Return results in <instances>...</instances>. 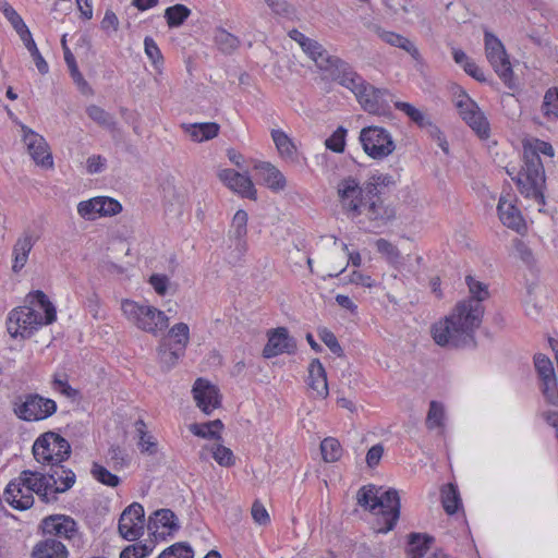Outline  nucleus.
Listing matches in <instances>:
<instances>
[{"label": "nucleus", "mask_w": 558, "mask_h": 558, "mask_svg": "<svg viewBox=\"0 0 558 558\" xmlns=\"http://www.w3.org/2000/svg\"><path fill=\"white\" fill-rule=\"evenodd\" d=\"M471 295L457 303L452 312L433 324L432 338L436 344L450 348L475 347V330L484 316L483 301L489 296L487 286L472 276L465 278Z\"/></svg>", "instance_id": "nucleus-1"}, {"label": "nucleus", "mask_w": 558, "mask_h": 558, "mask_svg": "<svg viewBox=\"0 0 558 558\" xmlns=\"http://www.w3.org/2000/svg\"><path fill=\"white\" fill-rule=\"evenodd\" d=\"M33 456L44 468H47L41 475L50 481V484L58 486L57 492L66 493L75 482L76 475L63 465L71 456L69 441L54 432H46L40 435L33 445Z\"/></svg>", "instance_id": "nucleus-2"}, {"label": "nucleus", "mask_w": 558, "mask_h": 558, "mask_svg": "<svg viewBox=\"0 0 558 558\" xmlns=\"http://www.w3.org/2000/svg\"><path fill=\"white\" fill-rule=\"evenodd\" d=\"M32 306L12 310L7 319V329L11 337L31 338L43 325H50L57 319V312L48 296L40 290L27 295Z\"/></svg>", "instance_id": "nucleus-3"}, {"label": "nucleus", "mask_w": 558, "mask_h": 558, "mask_svg": "<svg viewBox=\"0 0 558 558\" xmlns=\"http://www.w3.org/2000/svg\"><path fill=\"white\" fill-rule=\"evenodd\" d=\"M56 488L59 487L50 484L41 472L24 470L7 485L3 498L12 508L23 511L34 505V493L45 504L56 502L58 495L64 493Z\"/></svg>", "instance_id": "nucleus-4"}, {"label": "nucleus", "mask_w": 558, "mask_h": 558, "mask_svg": "<svg viewBox=\"0 0 558 558\" xmlns=\"http://www.w3.org/2000/svg\"><path fill=\"white\" fill-rule=\"evenodd\" d=\"M350 89L362 109L371 114L384 116L390 111L393 95L387 88H378L366 82L352 66L340 76L338 82Z\"/></svg>", "instance_id": "nucleus-5"}, {"label": "nucleus", "mask_w": 558, "mask_h": 558, "mask_svg": "<svg viewBox=\"0 0 558 558\" xmlns=\"http://www.w3.org/2000/svg\"><path fill=\"white\" fill-rule=\"evenodd\" d=\"M380 488L369 484L361 487L356 494L357 504L374 512L380 513L385 521V526L378 531L387 533L391 531L400 515V497L396 489L390 488L379 495Z\"/></svg>", "instance_id": "nucleus-6"}, {"label": "nucleus", "mask_w": 558, "mask_h": 558, "mask_svg": "<svg viewBox=\"0 0 558 558\" xmlns=\"http://www.w3.org/2000/svg\"><path fill=\"white\" fill-rule=\"evenodd\" d=\"M507 173L524 197L533 198L538 205L545 204V170L541 157L535 151H523V166L517 175H513L514 169H507Z\"/></svg>", "instance_id": "nucleus-7"}, {"label": "nucleus", "mask_w": 558, "mask_h": 558, "mask_svg": "<svg viewBox=\"0 0 558 558\" xmlns=\"http://www.w3.org/2000/svg\"><path fill=\"white\" fill-rule=\"evenodd\" d=\"M121 310L133 326L153 336L163 332L169 326V317L153 305L123 300Z\"/></svg>", "instance_id": "nucleus-8"}, {"label": "nucleus", "mask_w": 558, "mask_h": 558, "mask_svg": "<svg viewBox=\"0 0 558 558\" xmlns=\"http://www.w3.org/2000/svg\"><path fill=\"white\" fill-rule=\"evenodd\" d=\"M359 140L364 153L375 159L383 160L396 149V143L388 130L378 125L365 126L361 130Z\"/></svg>", "instance_id": "nucleus-9"}, {"label": "nucleus", "mask_w": 558, "mask_h": 558, "mask_svg": "<svg viewBox=\"0 0 558 558\" xmlns=\"http://www.w3.org/2000/svg\"><path fill=\"white\" fill-rule=\"evenodd\" d=\"M302 50L320 70L329 72L331 78L336 82H339L340 76H342L351 66L340 58L330 56L328 51L314 39L308 38L305 43H302Z\"/></svg>", "instance_id": "nucleus-10"}, {"label": "nucleus", "mask_w": 558, "mask_h": 558, "mask_svg": "<svg viewBox=\"0 0 558 558\" xmlns=\"http://www.w3.org/2000/svg\"><path fill=\"white\" fill-rule=\"evenodd\" d=\"M486 58L500 80L512 87L513 71L504 44L493 33L486 31L484 34Z\"/></svg>", "instance_id": "nucleus-11"}, {"label": "nucleus", "mask_w": 558, "mask_h": 558, "mask_svg": "<svg viewBox=\"0 0 558 558\" xmlns=\"http://www.w3.org/2000/svg\"><path fill=\"white\" fill-rule=\"evenodd\" d=\"M456 106L459 110L460 117L465 123L475 132L481 140H486L490 135V125L481 111L477 104L472 100L465 93L457 97Z\"/></svg>", "instance_id": "nucleus-12"}, {"label": "nucleus", "mask_w": 558, "mask_h": 558, "mask_svg": "<svg viewBox=\"0 0 558 558\" xmlns=\"http://www.w3.org/2000/svg\"><path fill=\"white\" fill-rule=\"evenodd\" d=\"M337 193L345 213L354 217L362 214L361 208L365 204V185L361 186L355 178L348 177L339 182Z\"/></svg>", "instance_id": "nucleus-13"}, {"label": "nucleus", "mask_w": 558, "mask_h": 558, "mask_svg": "<svg viewBox=\"0 0 558 558\" xmlns=\"http://www.w3.org/2000/svg\"><path fill=\"white\" fill-rule=\"evenodd\" d=\"M56 411V401L37 393H31L25 396L24 401L17 407L15 413L24 421H41L51 416Z\"/></svg>", "instance_id": "nucleus-14"}, {"label": "nucleus", "mask_w": 558, "mask_h": 558, "mask_svg": "<svg viewBox=\"0 0 558 558\" xmlns=\"http://www.w3.org/2000/svg\"><path fill=\"white\" fill-rule=\"evenodd\" d=\"M46 537L57 539H73L78 534L77 522L66 514H51L44 518L39 524Z\"/></svg>", "instance_id": "nucleus-15"}, {"label": "nucleus", "mask_w": 558, "mask_h": 558, "mask_svg": "<svg viewBox=\"0 0 558 558\" xmlns=\"http://www.w3.org/2000/svg\"><path fill=\"white\" fill-rule=\"evenodd\" d=\"M144 508L138 502L128 506L120 515L118 530L126 541H136L144 533Z\"/></svg>", "instance_id": "nucleus-16"}, {"label": "nucleus", "mask_w": 558, "mask_h": 558, "mask_svg": "<svg viewBox=\"0 0 558 558\" xmlns=\"http://www.w3.org/2000/svg\"><path fill=\"white\" fill-rule=\"evenodd\" d=\"M267 343L263 349V356L271 359L280 354H294L298 345L286 327H277L267 332Z\"/></svg>", "instance_id": "nucleus-17"}, {"label": "nucleus", "mask_w": 558, "mask_h": 558, "mask_svg": "<svg viewBox=\"0 0 558 558\" xmlns=\"http://www.w3.org/2000/svg\"><path fill=\"white\" fill-rule=\"evenodd\" d=\"M22 131L23 142L35 163L45 168L52 167L53 160L46 140L25 125L22 126Z\"/></svg>", "instance_id": "nucleus-18"}, {"label": "nucleus", "mask_w": 558, "mask_h": 558, "mask_svg": "<svg viewBox=\"0 0 558 558\" xmlns=\"http://www.w3.org/2000/svg\"><path fill=\"white\" fill-rule=\"evenodd\" d=\"M192 391L197 407L207 415L221 404L218 388L206 379H196Z\"/></svg>", "instance_id": "nucleus-19"}, {"label": "nucleus", "mask_w": 558, "mask_h": 558, "mask_svg": "<svg viewBox=\"0 0 558 558\" xmlns=\"http://www.w3.org/2000/svg\"><path fill=\"white\" fill-rule=\"evenodd\" d=\"M218 177L230 190L242 197L256 199V190L248 175L239 173L233 169H223L219 171Z\"/></svg>", "instance_id": "nucleus-20"}, {"label": "nucleus", "mask_w": 558, "mask_h": 558, "mask_svg": "<svg viewBox=\"0 0 558 558\" xmlns=\"http://www.w3.org/2000/svg\"><path fill=\"white\" fill-rule=\"evenodd\" d=\"M247 213L243 209L236 210L232 218L231 227L229 230V239L234 244V250L239 255H244L247 251Z\"/></svg>", "instance_id": "nucleus-21"}, {"label": "nucleus", "mask_w": 558, "mask_h": 558, "mask_svg": "<svg viewBox=\"0 0 558 558\" xmlns=\"http://www.w3.org/2000/svg\"><path fill=\"white\" fill-rule=\"evenodd\" d=\"M162 527L167 532H161L162 535L173 536L180 530V523L177 514L171 509L156 510L148 521V530L153 531L156 535L158 530Z\"/></svg>", "instance_id": "nucleus-22"}, {"label": "nucleus", "mask_w": 558, "mask_h": 558, "mask_svg": "<svg viewBox=\"0 0 558 558\" xmlns=\"http://www.w3.org/2000/svg\"><path fill=\"white\" fill-rule=\"evenodd\" d=\"M32 558H69V550L62 541L46 537L33 547Z\"/></svg>", "instance_id": "nucleus-23"}, {"label": "nucleus", "mask_w": 558, "mask_h": 558, "mask_svg": "<svg viewBox=\"0 0 558 558\" xmlns=\"http://www.w3.org/2000/svg\"><path fill=\"white\" fill-rule=\"evenodd\" d=\"M497 211L499 215L500 221L508 228L520 232L525 228L524 220L520 210L513 204L512 201H508L505 197H500Z\"/></svg>", "instance_id": "nucleus-24"}, {"label": "nucleus", "mask_w": 558, "mask_h": 558, "mask_svg": "<svg viewBox=\"0 0 558 558\" xmlns=\"http://www.w3.org/2000/svg\"><path fill=\"white\" fill-rule=\"evenodd\" d=\"M308 386L316 392V397L324 399L328 396L326 371L318 359L308 365Z\"/></svg>", "instance_id": "nucleus-25"}, {"label": "nucleus", "mask_w": 558, "mask_h": 558, "mask_svg": "<svg viewBox=\"0 0 558 558\" xmlns=\"http://www.w3.org/2000/svg\"><path fill=\"white\" fill-rule=\"evenodd\" d=\"M182 128L191 140L197 143L215 138L220 130V125L216 122L183 124Z\"/></svg>", "instance_id": "nucleus-26"}, {"label": "nucleus", "mask_w": 558, "mask_h": 558, "mask_svg": "<svg viewBox=\"0 0 558 558\" xmlns=\"http://www.w3.org/2000/svg\"><path fill=\"white\" fill-rule=\"evenodd\" d=\"M364 206L367 209L366 215L371 220L389 221L396 217L395 209L385 206L380 199V195L371 198L365 196Z\"/></svg>", "instance_id": "nucleus-27"}, {"label": "nucleus", "mask_w": 558, "mask_h": 558, "mask_svg": "<svg viewBox=\"0 0 558 558\" xmlns=\"http://www.w3.org/2000/svg\"><path fill=\"white\" fill-rule=\"evenodd\" d=\"M33 246L34 240L32 235L25 234L24 236L17 239L13 246L14 262L12 269L14 272H19L25 266Z\"/></svg>", "instance_id": "nucleus-28"}, {"label": "nucleus", "mask_w": 558, "mask_h": 558, "mask_svg": "<svg viewBox=\"0 0 558 558\" xmlns=\"http://www.w3.org/2000/svg\"><path fill=\"white\" fill-rule=\"evenodd\" d=\"M408 542V555L411 558H424L429 550L434 537L422 533H410Z\"/></svg>", "instance_id": "nucleus-29"}, {"label": "nucleus", "mask_w": 558, "mask_h": 558, "mask_svg": "<svg viewBox=\"0 0 558 558\" xmlns=\"http://www.w3.org/2000/svg\"><path fill=\"white\" fill-rule=\"evenodd\" d=\"M272 141L280 156L288 161H296V147L292 140L281 130L271 131Z\"/></svg>", "instance_id": "nucleus-30"}, {"label": "nucleus", "mask_w": 558, "mask_h": 558, "mask_svg": "<svg viewBox=\"0 0 558 558\" xmlns=\"http://www.w3.org/2000/svg\"><path fill=\"white\" fill-rule=\"evenodd\" d=\"M61 41H62V46H63V50H64V61L69 68V71H70L73 82L75 83L77 88L83 94L90 93L92 89H90L89 84L87 83V81L84 78V76L80 72L74 56L72 54L70 49L66 47L65 36H63Z\"/></svg>", "instance_id": "nucleus-31"}, {"label": "nucleus", "mask_w": 558, "mask_h": 558, "mask_svg": "<svg viewBox=\"0 0 558 558\" xmlns=\"http://www.w3.org/2000/svg\"><path fill=\"white\" fill-rule=\"evenodd\" d=\"M396 184L391 174L376 172L365 183V195L367 198L383 194L384 189Z\"/></svg>", "instance_id": "nucleus-32"}, {"label": "nucleus", "mask_w": 558, "mask_h": 558, "mask_svg": "<svg viewBox=\"0 0 558 558\" xmlns=\"http://www.w3.org/2000/svg\"><path fill=\"white\" fill-rule=\"evenodd\" d=\"M257 168L270 190L282 191L286 187V178L275 166L269 162H262Z\"/></svg>", "instance_id": "nucleus-33"}, {"label": "nucleus", "mask_w": 558, "mask_h": 558, "mask_svg": "<svg viewBox=\"0 0 558 558\" xmlns=\"http://www.w3.org/2000/svg\"><path fill=\"white\" fill-rule=\"evenodd\" d=\"M159 363L163 371H169L173 367L180 357L184 354L179 348L171 347L166 340L161 341L157 348Z\"/></svg>", "instance_id": "nucleus-34"}, {"label": "nucleus", "mask_w": 558, "mask_h": 558, "mask_svg": "<svg viewBox=\"0 0 558 558\" xmlns=\"http://www.w3.org/2000/svg\"><path fill=\"white\" fill-rule=\"evenodd\" d=\"M214 43L220 52L231 54L239 48L241 41L235 35L218 27L214 33Z\"/></svg>", "instance_id": "nucleus-35"}, {"label": "nucleus", "mask_w": 558, "mask_h": 558, "mask_svg": "<svg viewBox=\"0 0 558 558\" xmlns=\"http://www.w3.org/2000/svg\"><path fill=\"white\" fill-rule=\"evenodd\" d=\"M222 428L223 424L220 420H214L206 423H194L190 425V430L195 436L216 440H221L220 432Z\"/></svg>", "instance_id": "nucleus-36"}, {"label": "nucleus", "mask_w": 558, "mask_h": 558, "mask_svg": "<svg viewBox=\"0 0 558 558\" xmlns=\"http://www.w3.org/2000/svg\"><path fill=\"white\" fill-rule=\"evenodd\" d=\"M19 36H20L21 40L24 43L27 50L29 51L39 73L47 74L49 71L48 63L46 62V60L41 56L40 51L38 50L29 29H24V33H22Z\"/></svg>", "instance_id": "nucleus-37"}, {"label": "nucleus", "mask_w": 558, "mask_h": 558, "mask_svg": "<svg viewBox=\"0 0 558 558\" xmlns=\"http://www.w3.org/2000/svg\"><path fill=\"white\" fill-rule=\"evenodd\" d=\"M135 429L138 435V448L141 452L148 453V454H155L158 451V444L155 440V438L149 435L146 430V424L145 422L140 418L135 422Z\"/></svg>", "instance_id": "nucleus-38"}, {"label": "nucleus", "mask_w": 558, "mask_h": 558, "mask_svg": "<svg viewBox=\"0 0 558 558\" xmlns=\"http://www.w3.org/2000/svg\"><path fill=\"white\" fill-rule=\"evenodd\" d=\"M441 504L448 514H454L461 506V498L458 487L447 484L441 488Z\"/></svg>", "instance_id": "nucleus-39"}, {"label": "nucleus", "mask_w": 558, "mask_h": 558, "mask_svg": "<svg viewBox=\"0 0 558 558\" xmlns=\"http://www.w3.org/2000/svg\"><path fill=\"white\" fill-rule=\"evenodd\" d=\"M191 10L184 4H174L165 10V19L170 28H178L190 17Z\"/></svg>", "instance_id": "nucleus-40"}, {"label": "nucleus", "mask_w": 558, "mask_h": 558, "mask_svg": "<svg viewBox=\"0 0 558 558\" xmlns=\"http://www.w3.org/2000/svg\"><path fill=\"white\" fill-rule=\"evenodd\" d=\"M380 38L390 46L401 48L409 52L412 57L418 56L417 48L404 36L393 32H381Z\"/></svg>", "instance_id": "nucleus-41"}, {"label": "nucleus", "mask_w": 558, "mask_h": 558, "mask_svg": "<svg viewBox=\"0 0 558 558\" xmlns=\"http://www.w3.org/2000/svg\"><path fill=\"white\" fill-rule=\"evenodd\" d=\"M87 116L97 124L108 130L116 128L114 118L99 106L90 105L86 109Z\"/></svg>", "instance_id": "nucleus-42"}, {"label": "nucleus", "mask_w": 558, "mask_h": 558, "mask_svg": "<svg viewBox=\"0 0 558 558\" xmlns=\"http://www.w3.org/2000/svg\"><path fill=\"white\" fill-rule=\"evenodd\" d=\"M320 451L326 462H336L342 456L341 445L339 440L333 437H327L322 441Z\"/></svg>", "instance_id": "nucleus-43"}, {"label": "nucleus", "mask_w": 558, "mask_h": 558, "mask_svg": "<svg viewBox=\"0 0 558 558\" xmlns=\"http://www.w3.org/2000/svg\"><path fill=\"white\" fill-rule=\"evenodd\" d=\"M395 107L407 114L412 122L417 124L418 126H425L429 124L427 117L413 105L404 101H393Z\"/></svg>", "instance_id": "nucleus-44"}, {"label": "nucleus", "mask_w": 558, "mask_h": 558, "mask_svg": "<svg viewBox=\"0 0 558 558\" xmlns=\"http://www.w3.org/2000/svg\"><path fill=\"white\" fill-rule=\"evenodd\" d=\"M168 336L174 339V347L181 351H185V348L190 341V328L185 323H178L172 326L168 332Z\"/></svg>", "instance_id": "nucleus-45"}, {"label": "nucleus", "mask_w": 558, "mask_h": 558, "mask_svg": "<svg viewBox=\"0 0 558 558\" xmlns=\"http://www.w3.org/2000/svg\"><path fill=\"white\" fill-rule=\"evenodd\" d=\"M542 112L549 120L558 119V88L548 89L544 96Z\"/></svg>", "instance_id": "nucleus-46"}, {"label": "nucleus", "mask_w": 558, "mask_h": 558, "mask_svg": "<svg viewBox=\"0 0 558 558\" xmlns=\"http://www.w3.org/2000/svg\"><path fill=\"white\" fill-rule=\"evenodd\" d=\"M90 473L96 481L104 485L117 487L120 484L119 476L112 474L105 466L97 462L93 463Z\"/></svg>", "instance_id": "nucleus-47"}, {"label": "nucleus", "mask_w": 558, "mask_h": 558, "mask_svg": "<svg viewBox=\"0 0 558 558\" xmlns=\"http://www.w3.org/2000/svg\"><path fill=\"white\" fill-rule=\"evenodd\" d=\"M0 11L3 12L19 35L24 33V29H28L21 15L5 0H0Z\"/></svg>", "instance_id": "nucleus-48"}, {"label": "nucleus", "mask_w": 558, "mask_h": 558, "mask_svg": "<svg viewBox=\"0 0 558 558\" xmlns=\"http://www.w3.org/2000/svg\"><path fill=\"white\" fill-rule=\"evenodd\" d=\"M533 360L535 371L541 380L556 376L553 362L547 355L543 353H537L534 355Z\"/></svg>", "instance_id": "nucleus-49"}, {"label": "nucleus", "mask_w": 558, "mask_h": 558, "mask_svg": "<svg viewBox=\"0 0 558 558\" xmlns=\"http://www.w3.org/2000/svg\"><path fill=\"white\" fill-rule=\"evenodd\" d=\"M157 558H193V550L187 543H175L166 548Z\"/></svg>", "instance_id": "nucleus-50"}, {"label": "nucleus", "mask_w": 558, "mask_h": 558, "mask_svg": "<svg viewBox=\"0 0 558 558\" xmlns=\"http://www.w3.org/2000/svg\"><path fill=\"white\" fill-rule=\"evenodd\" d=\"M210 451L213 453V458L219 465L225 468L234 465L235 457L231 449L222 445H215L210 448Z\"/></svg>", "instance_id": "nucleus-51"}, {"label": "nucleus", "mask_w": 558, "mask_h": 558, "mask_svg": "<svg viewBox=\"0 0 558 558\" xmlns=\"http://www.w3.org/2000/svg\"><path fill=\"white\" fill-rule=\"evenodd\" d=\"M445 410L441 403L432 401L426 417V426L429 429L442 426Z\"/></svg>", "instance_id": "nucleus-52"}, {"label": "nucleus", "mask_w": 558, "mask_h": 558, "mask_svg": "<svg viewBox=\"0 0 558 558\" xmlns=\"http://www.w3.org/2000/svg\"><path fill=\"white\" fill-rule=\"evenodd\" d=\"M542 393L547 401V403L551 405H558V383L557 377L553 376L549 378L542 379Z\"/></svg>", "instance_id": "nucleus-53"}, {"label": "nucleus", "mask_w": 558, "mask_h": 558, "mask_svg": "<svg viewBox=\"0 0 558 558\" xmlns=\"http://www.w3.org/2000/svg\"><path fill=\"white\" fill-rule=\"evenodd\" d=\"M347 129L339 126L325 142L328 149L333 153H343L345 146Z\"/></svg>", "instance_id": "nucleus-54"}, {"label": "nucleus", "mask_w": 558, "mask_h": 558, "mask_svg": "<svg viewBox=\"0 0 558 558\" xmlns=\"http://www.w3.org/2000/svg\"><path fill=\"white\" fill-rule=\"evenodd\" d=\"M98 196L88 201L80 202L77 205L78 215L86 220H94L99 216Z\"/></svg>", "instance_id": "nucleus-55"}, {"label": "nucleus", "mask_w": 558, "mask_h": 558, "mask_svg": "<svg viewBox=\"0 0 558 558\" xmlns=\"http://www.w3.org/2000/svg\"><path fill=\"white\" fill-rule=\"evenodd\" d=\"M144 50L147 58L151 61L155 68L163 64L162 53L154 40V38L146 36L144 39Z\"/></svg>", "instance_id": "nucleus-56"}, {"label": "nucleus", "mask_w": 558, "mask_h": 558, "mask_svg": "<svg viewBox=\"0 0 558 558\" xmlns=\"http://www.w3.org/2000/svg\"><path fill=\"white\" fill-rule=\"evenodd\" d=\"M99 216H114L121 213L122 205L114 198L98 196Z\"/></svg>", "instance_id": "nucleus-57"}, {"label": "nucleus", "mask_w": 558, "mask_h": 558, "mask_svg": "<svg viewBox=\"0 0 558 558\" xmlns=\"http://www.w3.org/2000/svg\"><path fill=\"white\" fill-rule=\"evenodd\" d=\"M52 387L56 391H59L63 396L71 399H75L80 395L78 390L72 388L69 385L68 376L65 374L54 375L52 380Z\"/></svg>", "instance_id": "nucleus-58"}, {"label": "nucleus", "mask_w": 558, "mask_h": 558, "mask_svg": "<svg viewBox=\"0 0 558 558\" xmlns=\"http://www.w3.org/2000/svg\"><path fill=\"white\" fill-rule=\"evenodd\" d=\"M320 340L329 348V350L337 356L343 355V349L341 348L337 337L327 328L318 330Z\"/></svg>", "instance_id": "nucleus-59"}, {"label": "nucleus", "mask_w": 558, "mask_h": 558, "mask_svg": "<svg viewBox=\"0 0 558 558\" xmlns=\"http://www.w3.org/2000/svg\"><path fill=\"white\" fill-rule=\"evenodd\" d=\"M153 548L146 544L137 543L125 547L120 553V558H146Z\"/></svg>", "instance_id": "nucleus-60"}, {"label": "nucleus", "mask_w": 558, "mask_h": 558, "mask_svg": "<svg viewBox=\"0 0 558 558\" xmlns=\"http://www.w3.org/2000/svg\"><path fill=\"white\" fill-rule=\"evenodd\" d=\"M377 251L385 255L390 263H397L401 255L397 246L386 239H378L376 241Z\"/></svg>", "instance_id": "nucleus-61"}, {"label": "nucleus", "mask_w": 558, "mask_h": 558, "mask_svg": "<svg viewBox=\"0 0 558 558\" xmlns=\"http://www.w3.org/2000/svg\"><path fill=\"white\" fill-rule=\"evenodd\" d=\"M108 459L116 470L122 469L128 464V454L120 446H111L109 448Z\"/></svg>", "instance_id": "nucleus-62"}, {"label": "nucleus", "mask_w": 558, "mask_h": 558, "mask_svg": "<svg viewBox=\"0 0 558 558\" xmlns=\"http://www.w3.org/2000/svg\"><path fill=\"white\" fill-rule=\"evenodd\" d=\"M267 5L271 9L275 14L291 17L294 15V8L289 4L286 0H265Z\"/></svg>", "instance_id": "nucleus-63"}, {"label": "nucleus", "mask_w": 558, "mask_h": 558, "mask_svg": "<svg viewBox=\"0 0 558 558\" xmlns=\"http://www.w3.org/2000/svg\"><path fill=\"white\" fill-rule=\"evenodd\" d=\"M107 167V159L101 155H92L86 160V172L88 174L101 173Z\"/></svg>", "instance_id": "nucleus-64"}]
</instances>
